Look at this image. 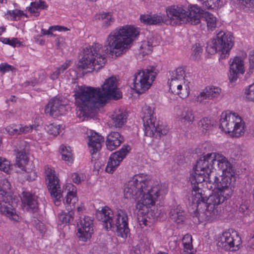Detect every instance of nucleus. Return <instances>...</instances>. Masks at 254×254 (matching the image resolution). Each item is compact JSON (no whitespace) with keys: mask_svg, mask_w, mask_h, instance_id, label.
Returning a JSON list of instances; mask_svg holds the SVG:
<instances>
[{"mask_svg":"<svg viewBox=\"0 0 254 254\" xmlns=\"http://www.w3.org/2000/svg\"><path fill=\"white\" fill-rule=\"evenodd\" d=\"M71 61H66L61 66L57 67L61 73H63L71 64Z\"/></svg>","mask_w":254,"mask_h":254,"instance_id":"51","label":"nucleus"},{"mask_svg":"<svg viewBox=\"0 0 254 254\" xmlns=\"http://www.w3.org/2000/svg\"><path fill=\"white\" fill-rule=\"evenodd\" d=\"M182 243L184 246V250L192 249V237L190 235H185L182 239Z\"/></svg>","mask_w":254,"mask_h":254,"instance_id":"38","label":"nucleus"},{"mask_svg":"<svg viewBox=\"0 0 254 254\" xmlns=\"http://www.w3.org/2000/svg\"><path fill=\"white\" fill-rule=\"evenodd\" d=\"M233 44V37L229 33L226 34L220 31L217 33L216 38L212 41V45H208L206 47V51L211 55L219 52L221 57L225 58L229 56Z\"/></svg>","mask_w":254,"mask_h":254,"instance_id":"11","label":"nucleus"},{"mask_svg":"<svg viewBox=\"0 0 254 254\" xmlns=\"http://www.w3.org/2000/svg\"><path fill=\"white\" fill-rule=\"evenodd\" d=\"M83 210H84V207L82 205L78 206L77 207V211L79 212H82L83 211Z\"/></svg>","mask_w":254,"mask_h":254,"instance_id":"62","label":"nucleus"},{"mask_svg":"<svg viewBox=\"0 0 254 254\" xmlns=\"http://www.w3.org/2000/svg\"><path fill=\"white\" fill-rule=\"evenodd\" d=\"M61 74L59 69L57 67L55 69V70L51 73L50 77L52 80H56L58 79L59 75Z\"/></svg>","mask_w":254,"mask_h":254,"instance_id":"54","label":"nucleus"},{"mask_svg":"<svg viewBox=\"0 0 254 254\" xmlns=\"http://www.w3.org/2000/svg\"><path fill=\"white\" fill-rule=\"evenodd\" d=\"M157 44V40L153 37L152 38H148L147 41H142L140 46V54H142L143 56L149 54L152 51L153 47Z\"/></svg>","mask_w":254,"mask_h":254,"instance_id":"31","label":"nucleus"},{"mask_svg":"<svg viewBox=\"0 0 254 254\" xmlns=\"http://www.w3.org/2000/svg\"><path fill=\"white\" fill-rule=\"evenodd\" d=\"M206 181L214 185L217 188L218 191L210 195L207 198L203 193V190L200 188L201 183H191L192 185L191 200L192 205L195 207H197L200 202L204 203L206 201L205 205L209 206V208L210 209L212 207L217 209L219 204L232 196L234 185L222 184L220 182H218L214 173L210 175L209 180H207Z\"/></svg>","mask_w":254,"mask_h":254,"instance_id":"5","label":"nucleus"},{"mask_svg":"<svg viewBox=\"0 0 254 254\" xmlns=\"http://www.w3.org/2000/svg\"><path fill=\"white\" fill-rule=\"evenodd\" d=\"M97 218L102 222L106 230L116 229L118 237L126 239L129 234L128 226V216L125 210L118 209L114 215L112 210L107 206L103 207L96 212Z\"/></svg>","mask_w":254,"mask_h":254,"instance_id":"6","label":"nucleus"},{"mask_svg":"<svg viewBox=\"0 0 254 254\" xmlns=\"http://www.w3.org/2000/svg\"><path fill=\"white\" fill-rule=\"evenodd\" d=\"M46 179L48 181V188L51 195L59 196L60 187L59 179L56 174L53 167L46 166L45 167Z\"/></svg>","mask_w":254,"mask_h":254,"instance_id":"19","label":"nucleus"},{"mask_svg":"<svg viewBox=\"0 0 254 254\" xmlns=\"http://www.w3.org/2000/svg\"><path fill=\"white\" fill-rule=\"evenodd\" d=\"M165 16L163 15H141V22L147 25H157L164 22Z\"/></svg>","mask_w":254,"mask_h":254,"instance_id":"28","label":"nucleus"},{"mask_svg":"<svg viewBox=\"0 0 254 254\" xmlns=\"http://www.w3.org/2000/svg\"><path fill=\"white\" fill-rule=\"evenodd\" d=\"M67 111L65 101L60 97L52 98L46 105L45 112L52 116H58L64 114Z\"/></svg>","mask_w":254,"mask_h":254,"instance_id":"17","label":"nucleus"},{"mask_svg":"<svg viewBox=\"0 0 254 254\" xmlns=\"http://www.w3.org/2000/svg\"><path fill=\"white\" fill-rule=\"evenodd\" d=\"M10 188V183L6 179L0 181V213L13 223L22 220L20 213L12 205V197L7 190Z\"/></svg>","mask_w":254,"mask_h":254,"instance_id":"8","label":"nucleus"},{"mask_svg":"<svg viewBox=\"0 0 254 254\" xmlns=\"http://www.w3.org/2000/svg\"><path fill=\"white\" fill-rule=\"evenodd\" d=\"M185 70L183 67H179L175 70L172 71L171 77L178 79H185Z\"/></svg>","mask_w":254,"mask_h":254,"instance_id":"37","label":"nucleus"},{"mask_svg":"<svg viewBox=\"0 0 254 254\" xmlns=\"http://www.w3.org/2000/svg\"><path fill=\"white\" fill-rule=\"evenodd\" d=\"M5 130L9 135H19V126L12 125L5 128Z\"/></svg>","mask_w":254,"mask_h":254,"instance_id":"45","label":"nucleus"},{"mask_svg":"<svg viewBox=\"0 0 254 254\" xmlns=\"http://www.w3.org/2000/svg\"><path fill=\"white\" fill-rule=\"evenodd\" d=\"M222 92L220 88L215 86H208L202 89L198 94L194 96L193 100L199 104H204L206 100L218 98Z\"/></svg>","mask_w":254,"mask_h":254,"instance_id":"18","label":"nucleus"},{"mask_svg":"<svg viewBox=\"0 0 254 254\" xmlns=\"http://www.w3.org/2000/svg\"><path fill=\"white\" fill-rule=\"evenodd\" d=\"M214 121L204 118L202 119L198 123V126L203 133L209 132L213 127Z\"/></svg>","mask_w":254,"mask_h":254,"instance_id":"34","label":"nucleus"},{"mask_svg":"<svg viewBox=\"0 0 254 254\" xmlns=\"http://www.w3.org/2000/svg\"><path fill=\"white\" fill-rule=\"evenodd\" d=\"M187 81L186 79H178L177 78L170 77L168 80V84L169 86V89L173 88V87H175L177 85H180L181 84H183V82Z\"/></svg>","mask_w":254,"mask_h":254,"instance_id":"44","label":"nucleus"},{"mask_svg":"<svg viewBox=\"0 0 254 254\" xmlns=\"http://www.w3.org/2000/svg\"><path fill=\"white\" fill-rule=\"evenodd\" d=\"M46 129L49 134L56 136L60 133V127L59 125L51 124L47 126Z\"/></svg>","mask_w":254,"mask_h":254,"instance_id":"41","label":"nucleus"},{"mask_svg":"<svg viewBox=\"0 0 254 254\" xmlns=\"http://www.w3.org/2000/svg\"><path fill=\"white\" fill-rule=\"evenodd\" d=\"M166 13L173 25H197L200 22V8L195 5L188 9L182 6L172 5L166 8Z\"/></svg>","mask_w":254,"mask_h":254,"instance_id":"7","label":"nucleus"},{"mask_svg":"<svg viewBox=\"0 0 254 254\" xmlns=\"http://www.w3.org/2000/svg\"><path fill=\"white\" fill-rule=\"evenodd\" d=\"M34 127L35 126L33 125L23 126L22 125H20L19 126V134L31 132L33 130Z\"/></svg>","mask_w":254,"mask_h":254,"instance_id":"46","label":"nucleus"},{"mask_svg":"<svg viewBox=\"0 0 254 254\" xmlns=\"http://www.w3.org/2000/svg\"><path fill=\"white\" fill-rule=\"evenodd\" d=\"M139 35V29L131 25L116 28L107 36L104 47L95 43L83 49V56L77 68L98 70L107 62V55L118 57L126 53Z\"/></svg>","mask_w":254,"mask_h":254,"instance_id":"1","label":"nucleus"},{"mask_svg":"<svg viewBox=\"0 0 254 254\" xmlns=\"http://www.w3.org/2000/svg\"><path fill=\"white\" fill-rule=\"evenodd\" d=\"M98 18L102 21L103 26L105 27H108L112 25L115 20L111 12L101 13Z\"/></svg>","mask_w":254,"mask_h":254,"instance_id":"36","label":"nucleus"},{"mask_svg":"<svg viewBox=\"0 0 254 254\" xmlns=\"http://www.w3.org/2000/svg\"><path fill=\"white\" fill-rule=\"evenodd\" d=\"M191 57L194 60L198 59L202 53V49L199 44H196L192 48Z\"/></svg>","mask_w":254,"mask_h":254,"instance_id":"43","label":"nucleus"},{"mask_svg":"<svg viewBox=\"0 0 254 254\" xmlns=\"http://www.w3.org/2000/svg\"><path fill=\"white\" fill-rule=\"evenodd\" d=\"M126 113L121 110H116L112 116L111 124L115 127H121L126 122Z\"/></svg>","mask_w":254,"mask_h":254,"instance_id":"29","label":"nucleus"},{"mask_svg":"<svg viewBox=\"0 0 254 254\" xmlns=\"http://www.w3.org/2000/svg\"><path fill=\"white\" fill-rule=\"evenodd\" d=\"M182 254H194L193 250H184Z\"/></svg>","mask_w":254,"mask_h":254,"instance_id":"60","label":"nucleus"},{"mask_svg":"<svg viewBox=\"0 0 254 254\" xmlns=\"http://www.w3.org/2000/svg\"><path fill=\"white\" fill-rule=\"evenodd\" d=\"M54 31L53 26H50L48 30L42 29L41 30V36L42 35H48L50 36H55L54 34L52 32Z\"/></svg>","mask_w":254,"mask_h":254,"instance_id":"53","label":"nucleus"},{"mask_svg":"<svg viewBox=\"0 0 254 254\" xmlns=\"http://www.w3.org/2000/svg\"><path fill=\"white\" fill-rule=\"evenodd\" d=\"M176 118L179 122L186 125L191 124L194 119L192 111L188 108H178L176 110Z\"/></svg>","mask_w":254,"mask_h":254,"instance_id":"23","label":"nucleus"},{"mask_svg":"<svg viewBox=\"0 0 254 254\" xmlns=\"http://www.w3.org/2000/svg\"><path fill=\"white\" fill-rule=\"evenodd\" d=\"M60 150L63 160H64L68 164L72 163L73 158L71 148L69 146L66 147L62 145L60 147Z\"/></svg>","mask_w":254,"mask_h":254,"instance_id":"35","label":"nucleus"},{"mask_svg":"<svg viewBox=\"0 0 254 254\" xmlns=\"http://www.w3.org/2000/svg\"><path fill=\"white\" fill-rule=\"evenodd\" d=\"M190 82L186 81L181 84L180 85H177L172 88L169 89V91L174 95H178L181 98L185 99L187 98L190 93Z\"/></svg>","mask_w":254,"mask_h":254,"instance_id":"27","label":"nucleus"},{"mask_svg":"<svg viewBox=\"0 0 254 254\" xmlns=\"http://www.w3.org/2000/svg\"><path fill=\"white\" fill-rule=\"evenodd\" d=\"M71 178L73 183L79 184L82 181H84L85 175L83 174L74 173L71 175Z\"/></svg>","mask_w":254,"mask_h":254,"instance_id":"47","label":"nucleus"},{"mask_svg":"<svg viewBox=\"0 0 254 254\" xmlns=\"http://www.w3.org/2000/svg\"><path fill=\"white\" fill-rule=\"evenodd\" d=\"M169 215L171 220L177 224L183 223L186 219V212L180 205L172 206Z\"/></svg>","mask_w":254,"mask_h":254,"instance_id":"25","label":"nucleus"},{"mask_svg":"<svg viewBox=\"0 0 254 254\" xmlns=\"http://www.w3.org/2000/svg\"><path fill=\"white\" fill-rule=\"evenodd\" d=\"M245 95L247 99L254 102V83L246 88Z\"/></svg>","mask_w":254,"mask_h":254,"instance_id":"42","label":"nucleus"},{"mask_svg":"<svg viewBox=\"0 0 254 254\" xmlns=\"http://www.w3.org/2000/svg\"><path fill=\"white\" fill-rule=\"evenodd\" d=\"M244 62L241 58L235 57L230 65L229 79L231 82L237 80L239 73H244Z\"/></svg>","mask_w":254,"mask_h":254,"instance_id":"22","label":"nucleus"},{"mask_svg":"<svg viewBox=\"0 0 254 254\" xmlns=\"http://www.w3.org/2000/svg\"><path fill=\"white\" fill-rule=\"evenodd\" d=\"M23 86H24V87H27V86H31V85H30V81H26V82L23 83Z\"/></svg>","mask_w":254,"mask_h":254,"instance_id":"61","label":"nucleus"},{"mask_svg":"<svg viewBox=\"0 0 254 254\" xmlns=\"http://www.w3.org/2000/svg\"><path fill=\"white\" fill-rule=\"evenodd\" d=\"M217 246L224 250L235 252L240 249L242 244L241 237L236 232L229 231L223 232L216 238Z\"/></svg>","mask_w":254,"mask_h":254,"instance_id":"13","label":"nucleus"},{"mask_svg":"<svg viewBox=\"0 0 254 254\" xmlns=\"http://www.w3.org/2000/svg\"><path fill=\"white\" fill-rule=\"evenodd\" d=\"M94 232L93 220L89 216L80 218L77 223L78 237L83 242L90 240Z\"/></svg>","mask_w":254,"mask_h":254,"instance_id":"15","label":"nucleus"},{"mask_svg":"<svg viewBox=\"0 0 254 254\" xmlns=\"http://www.w3.org/2000/svg\"><path fill=\"white\" fill-rule=\"evenodd\" d=\"M14 69V67L7 63H1L0 64V72L3 74L12 71Z\"/></svg>","mask_w":254,"mask_h":254,"instance_id":"48","label":"nucleus"},{"mask_svg":"<svg viewBox=\"0 0 254 254\" xmlns=\"http://www.w3.org/2000/svg\"><path fill=\"white\" fill-rule=\"evenodd\" d=\"M54 27V31H66L68 30V29L64 26H59V25H56V26H53Z\"/></svg>","mask_w":254,"mask_h":254,"instance_id":"57","label":"nucleus"},{"mask_svg":"<svg viewBox=\"0 0 254 254\" xmlns=\"http://www.w3.org/2000/svg\"><path fill=\"white\" fill-rule=\"evenodd\" d=\"M21 146L17 149L16 154V163L19 168L23 167L28 161L27 154L29 151V146L25 142H22Z\"/></svg>","mask_w":254,"mask_h":254,"instance_id":"26","label":"nucleus"},{"mask_svg":"<svg viewBox=\"0 0 254 254\" xmlns=\"http://www.w3.org/2000/svg\"><path fill=\"white\" fill-rule=\"evenodd\" d=\"M123 141L124 137L118 132H112L107 136V148L110 151H113L119 147Z\"/></svg>","mask_w":254,"mask_h":254,"instance_id":"24","label":"nucleus"},{"mask_svg":"<svg viewBox=\"0 0 254 254\" xmlns=\"http://www.w3.org/2000/svg\"><path fill=\"white\" fill-rule=\"evenodd\" d=\"M35 39L37 43L41 45H44L45 44V41L43 39L40 38V36H37V37H35Z\"/></svg>","mask_w":254,"mask_h":254,"instance_id":"59","label":"nucleus"},{"mask_svg":"<svg viewBox=\"0 0 254 254\" xmlns=\"http://www.w3.org/2000/svg\"><path fill=\"white\" fill-rule=\"evenodd\" d=\"M23 209L29 212H35L38 209V197L29 191H23L21 196Z\"/></svg>","mask_w":254,"mask_h":254,"instance_id":"20","label":"nucleus"},{"mask_svg":"<svg viewBox=\"0 0 254 254\" xmlns=\"http://www.w3.org/2000/svg\"><path fill=\"white\" fill-rule=\"evenodd\" d=\"M154 110L146 105L142 108L141 116L143 122L144 134L149 137H161L168 133L169 128L160 125L157 121Z\"/></svg>","mask_w":254,"mask_h":254,"instance_id":"9","label":"nucleus"},{"mask_svg":"<svg viewBox=\"0 0 254 254\" xmlns=\"http://www.w3.org/2000/svg\"><path fill=\"white\" fill-rule=\"evenodd\" d=\"M9 14L12 17L13 19H15L17 16H20L23 14V12L15 9L14 10L9 11Z\"/></svg>","mask_w":254,"mask_h":254,"instance_id":"55","label":"nucleus"},{"mask_svg":"<svg viewBox=\"0 0 254 254\" xmlns=\"http://www.w3.org/2000/svg\"><path fill=\"white\" fill-rule=\"evenodd\" d=\"M243 6L249 8H254V0H237Z\"/></svg>","mask_w":254,"mask_h":254,"instance_id":"49","label":"nucleus"},{"mask_svg":"<svg viewBox=\"0 0 254 254\" xmlns=\"http://www.w3.org/2000/svg\"><path fill=\"white\" fill-rule=\"evenodd\" d=\"M17 109H12L7 111L4 114L5 118L7 120L13 118L17 115Z\"/></svg>","mask_w":254,"mask_h":254,"instance_id":"52","label":"nucleus"},{"mask_svg":"<svg viewBox=\"0 0 254 254\" xmlns=\"http://www.w3.org/2000/svg\"><path fill=\"white\" fill-rule=\"evenodd\" d=\"M130 254H141L139 247L138 246L132 247L130 251Z\"/></svg>","mask_w":254,"mask_h":254,"instance_id":"58","label":"nucleus"},{"mask_svg":"<svg viewBox=\"0 0 254 254\" xmlns=\"http://www.w3.org/2000/svg\"><path fill=\"white\" fill-rule=\"evenodd\" d=\"M68 187L69 189H71V190L67 192L65 200H64V203L66 204L65 207L68 212H62L58 214L59 223L60 224H70L74 219V213L71 210L73 209L72 206H74V204L77 201L76 196V190L72 184L69 185Z\"/></svg>","mask_w":254,"mask_h":254,"instance_id":"14","label":"nucleus"},{"mask_svg":"<svg viewBox=\"0 0 254 254\" xmlns=\"http://www.w3.org/2000/svg\"><path fill=\"white\" fill-rule=\"evenodd\" d=\"M167 192V188L165 185L153 184L150 177L144 174L134 175L126 184L124 189L125 197L134 200L140 198L135 206L144 213L138 218L141 227H150L157 218L156 210L151 208L154 206L159 197L166 194Z\"/></svg>","mask_w":254,"mask_h":254,"instance_id":"2","label":"nucleus"},{"mask_svg":"<svg viewBox=\"0 0 254 254\" xmlns=\"http://www.w3.org/2000/svg\"><path fill=\"white\" fill-rule=\"evenodd\" d=\"M130 150L129 145H124L119 151L113 153L109 159L106 171L112 174L129 153Z\"/></svg>","mask_w":254,"mask_h":254,"instance_id":"16","label":"nucleus"},{"mask_svg":"<svg viewBox=\"0 0 254 254\" xmlns=\"http://www.w3.org/2000/svg\"><path fill=\"white\" fill-rule=\"evenodd\" d=\"M117 83V78L111 76L105 80L101 88L79 86L74 95L78 116L88 117L108 99L121 98L122 94L118 88Z\"/></svg>","mask_w":254,"mask_h":254,"instance_id":"3","label":"nucleus"},{"mask_svg":"<svg viewBox=\"0 0 254 254\" xmlns=\"http://www.w3.org/2000/svg\"><path fill=\"white\" fill-rule=\"evenodd\" d=\"M87 138L90 153L91 155L96 154L101 148L102 143L104 142V137L98 133L90 130L87 132Z\"/></svg>","mask_w":254,"mask_h":254,"instance_id":"21","label":"nucleus"},{"mask_svg":"<svg viewBox=\"0 0 254 254\" xmlns=\"http://www.w3.org/2000/svg\"><path fill=\"white\" fill-rule=\"evenodd\" d=\"M245 124L237 114L231 112L222 113L219 127L231 136L238 137L245 133Z\"/></svg>","mask_w":254,"mask_h":254,"instance_id":"10","label":"nucleus"},{"mask_svg":"<svg viewBox=\"0 0 254 254\" xmlns=\"http://www.w3.org/2000/svg\"><path fill=\"white\" fill-rule=\"evenodd\" d=\"M0 41L5 44H7L13 47L16 46H20V42L17 40V38H12L10 39L7 38L1 37L0 38Z\"/></svg>","mask_w":254,"mask_h":254,"instance_id":"40","label":"nucleus"},{"mask_svg":"<svg viewBox=\"0 0 254 254\" xmlns=\"http://www.w3.org/2000/svg\"><path fill=\"white\" fill-rule=\"evenodd\" d=\"M213 173L218 182L234 184L235 177L232 165L225 156L218 152L207 153L197 160L189 179L191 183L200 184L209 180Z\"/></svg>","mask_w":254,"mask_h":254,"instance_id":"4","label":"nucleus"},{"mask_svg":"<svg viewBox=\"0 0 254 254\" xmlns=\"http://www.w3.org/2000/svg\"><path fill=\"white\" fill-rule=\"evenodd\" d=\"M155 76L154 67L138 70L134 75L133 89L138 94L143 93L150 88Z\"/></svg>","mask_w":254,"mask_h":254,"instance_id":"12","label":"nucleus"},{"mask_svg":"<svg viewBox=\"0 0 254 254\" xmlns=\"http://www.w3.org/2000/svg\"><path fill=\"white\" fill-rule=\"evenodd\" d=\"M30 81V85L31 86H34L37 83V81L36 80H31Z\"/></svg>","mask_w":254,"mask_h":254,"instance_id":"63","label":"nucleus"},{"mask_svg":"<svg viewBox=\"0 0 254 254\" xmlns=\"http://www.w3.org/2000/svg\"><path fill=\"white\" fill-rule=\"evenodd\" d=\"M206 209L203 213L199 214L198 219L200 221H206L210 222L216 218L217 215V209L216 208H209V206L205 205Z\"/></svg>","mask_w":254,"mask_h":254,"instance_id":"30","label":"nucleus"},{"mask_svg":"<svg viewBox=\"0 0 254 254\" xmlns=\"http://www.w3.org/2000/svg\"><path fill=\"white\" fill-rule=\"evenodd\" d=\"M9 100L11 102H15L16 101L15 97L14 96H11V97L9 99Z\"/></svg>","mask_w":254,"mask_h":254,"instance_id":"64","label":"nucleus"},{"mask_svg":"<svg viewBox=\"0 0 254 254\" xmlns=\"http://www.w3.org/2000/svg\"><path fill=\"white\" fill-rule=\"evenodd\" d=\"M200 18H204L206 22L208 29L213 31L216 27L217 19L212 14L200 9Z\"/></svg>","mask_w":254,"mask_h":254,"instance_id":"32","label":"nucleus"},{"mask_svg":"<svg viewBox=\"0 0 254 254\" xmlns=\"http://www.w3.org/2000/svg\"><path fill=\"white\" fill-rule=\"evenodd\" d=\"M47 6L45 1H38L32 2L31 3L30 6L28 8V11L33 14L35 16L39 15V9H44L47 8Z\"/></svg>","mask_w":254,"mask_h":254,"instance_id":"33","label":"nucleus"},{"mask_svg":"<svg viewBox=\"0 0 254 254\" xmlns=\"http://www.w3.org/2000/svg\"><path fill=\"white\" fill-rule=\"evenodd\" d=\"M51 195L55 198V200H54V203H55V204L57 206H59L60 204V199L62 196V191H61V187H60V195L59 196H54L53 195Z\"/></svg>","mask_w":254,"mask_h":254,"instance_id":"56","label":"nucleus"},{"mask_svg":"<svg viewBox=\"0 0 254 254\" xmlns=\"http://www.w3.org/2000/svg\"><path fill=\"white\" fill-rule=\"evenodd\" d=\"M10 168V162L5 158L0 157V170L5 173H9Z\"/></svg>","mask_w":254,"mask_h":254,"instance_id":"39","label":"nucleus"},{"mask_svg":"<svg viewBox=\"0 0 254 254\" xmlns=\"http://www.w3.org/2000/svg\"><path fill=\"white\" fill-rule=\"evenodd\" d=\"M249 63H250V71L251 73H253L254 69V50L252 51L249 53Z\"/></svg>","mask_w":254,"mask_h":254,"instance_id":"50","label":"nucleus"}]
</instances>
